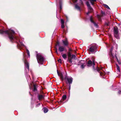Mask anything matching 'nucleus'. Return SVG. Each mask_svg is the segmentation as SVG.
Returning <instances> with one entry per match:
<instances>
[{"label":"nucleus","instance_id":"obj_35","mask_svg":"<svg viewBox=\"0 0 121 121\" xmlns=\"http://www.w3.org/2000/svg\"><path fill=\"white\" fill-rule=\"evenodd\" d=\"M74 2H77V0H72Z\"/></svg>","mask_w":121,"mask_h":121},{"label":"nucleus","instance_id":"obj_16","mask_svg":"<svg viewBox=\"0 0 121 121\" xmlns=\"http://www.w3.org/2000/svg\"><path fill=\"white\" fill-rule=\"evenodd\" d=\"M43 110L44 113H47L48 111V109L46 108H43Z\"/></svg>","mask_w":121,"mask_h":121},{"label":"nucleus","instance_id":"obj_8","mask_svg":"<svg viewBox=\"0 0 121 121\" xmlns=\"http://www.w3.org/2000/svg\"><path fill=\"white\" fill-rule=\"evenodd\" d=\"M24 63L25 69H26L27 68V69L28 72L29 70V67L28 63L26 60H25L24 61Z\"/></svg>","mask_w":121,"mask_h":121},{"label":"nucleus","instance_id":"obj_37","mask_svg":"<svg viewBox=\"0 0 121 121\" xmlns=\"http://www.w3.org/2000/svg\"><path fill=\"white\" fill-rule=\"evenodd\" d=\"M62 9V7L61 5H60V9L61 10Z\"/></svg>","mask_w":121,"mask_h":121},{"label":"nucleus","instance_id":"obj_13","mask_svg":"<svg viewBox=\"0 0 121 121\" xmlns=\"http://www.w3.org/2000/svg\"><path fill=\"white\" fill-rule=\"evenodd\" d=\"M59 50L60 52H62L65 50V48L62 47H60L59 48Z\"/></svg>","mask_w":121,"mask_h":121},{"label":"nucleus","instance_id":"obj_34","mask_svg":"<svg viewBox=\"0 0 121 121\" xmlns=\"http://www.w3.org/2000/svg\"><path fill=\"white\" fill-rule=\"evenodd\" d=\"M80 3H81V4H82V5H83V3L82 2V1L81 0H80Z\"/></svg>","mask_w":121,"mask_h":121},{"label":"nucleus","instance_id":"obj_23","mask_svg":"<svg viewBox=\"0 0 121 121\" xmlns=\"http://www.w3.org/2000/svg\"><path fill=\"white\" fill-rule=\"evenodd\" d=\"M104 6L105 7V8H107L108 9H110V8H109V7L107 5L105 4H104Z\"/></svg>","mask_w":121,"mask_h":121},{"label":"nucleus","instance_id":"obj_10","mask_svg":"<svg viewBox=\"0 0 121 121\" xmlns=\"http://www.w3.org/2000/svg\"><path fill=\"white\" fill-rule=\"evenodd\" d=\"M57 72L58 76L60 77L61 80H63L64 79V77L62 73H59L57 70Z\"/></svg>","mask_w":121,"mask_h":121},{"label":"nucleus","instance_id":"obj_39","mask_svg":"<svg viewBox=\"0 0 121 121\" xmlns=\"http://www.w3.org/2000/svg\"><path fill=\"white\" fill-rule=\"evenodd\" d=\"M119 94L121 93V91H119Z\"/></svg>","mask_w":121,"mask_h":121},{"label":"nucleus","instance_id":"obj_27","mask_svg":"<svg viewBox=\"0 0 121 121\" xmlns=\"http://www.w3.org/2000/svg\"><path fill=\"white\" fill-rule=\"evenodd\" d=\"M72 57L71 58V59H73V58L74 59H75L76 56H75L74 55H72Z\"/></svg>","mask_w":121,"mask_h":121},{"label":"nucleus","instance_id":"obj_41","mask_svg":"<svg viewBox=\"0 0 121 121\" xmlns=\"http://www.w3.org/2000/svg\"><path fill=\"white\" fill-rule=\"evenodd\" d=\"M89 13V12H88L87 13H86V14H87L88 15Z\"/></svg>","mask_w":121,"mask_h":121},{"label":"nucleus","instance_id":"obj_21","mask_svg":"<svg viewBox=\"0 0 121 121\" xmlns=\"http://www.w3.org/2000/svg\"><path fill=\"white\" fill-rule=\"evenodd\" d=\"M117 69L119 72H120V69L119 66L118 65H117L116 64Z\"/></svg>","mask_w":121,"mask_h":121},{"label":"nucleus","instance_id":"obj_33","mask_svg":"<svg viewBox=\"0 0 121 121\" xmlns=\"http://www.w3.org/2000/svg\"><path fill=\"white\" fill-rule=\"evenodd\" d=\"M97 17L100 20V17L99 15H98L97 16Z\"/></svg>","mask_w":121,"mask_h":121},{"label":"nucleus","instance_id":"obj_2","mask_svg":"<svg viewBox=\"0 0 121 121\" xmlns=\"http://www.w3.org/2000/svg\"><path fill=\"white\" fill-rule=\"evenodd\" d=\"M37 59L38 63L41 64H43V62L44 60V58L41 54L39 53L37 55Z\"/></svg>","mask_w":121,"mask_h":121},{"label":"nucleus","instance_id":"obj_28","mask_svg":"<svg viewBox=\"0 0 121 121\" xmlns=\"http://www.w3.org/2000/svg\"><path fill=\"white\" fill-rule=\"evenodd\" d=\"M61 24H64V20H63L62 19H61Z\"/></svg>","mask_w":121,"mask_h":121},{"label":"nucleus","instance_id":"obj_25","mask_svg":"<svg viewBox=\"0 0 121 121\" xmlns=\"http://www.w3.org/2000/svg\"><path fill=\"white\" fill-rule=\"evenodd\" d=\"M26 51L27 52V54L28 56L29 57H30V54L29 51L27 49H26Z\"/></svg>","mask_w":121,"mask_h":121},{"label":"nucleus","instance_id":"obj_31","mask_svg":"<svg viewBox=\"0 0 121 121\" xmlns=\"http://www.w3.org/2000/svg\"><path fill=\"white\" fill-rule=\"evenodd\" d=\"M61 26L62 28H64L65 27L64 24H61Z\"/></svg>","mask_w":121,"mask_h":121},{"label":"nucleus","instance_id":"obj_42","mask_svg":"<svg viewBox=\"0 0 121 121\" xmlns=\"http://www.w3.org/2000/svg\"><path fill=\"white\" fill-rule=\"evenodd\" d=\"M56 52L57 53V50H56Z\"/></svg>","mask_w":121,"mask_h":121},{"label":"nucleus","instance_id":"obj_43","mask_svg":"<svg viewBox=\"0 0 121 121\" xmlns=\"http://www.w3.org/2000/svg\"><path fill=\"white\" fill-rule=\"evenodd\" d=\"M107 26H108V25H108V24H107Z\"/></svg>","mask_w":121,"mask_h":121},{"label":"nucleus","instance_id":"obj_18","mask_svg":"<svg viewBox=\"0 0 121 121\" xmlns=\"http://www.w3.org/2000/svg\"><path fill=\"white\" fill-rule=\"evenodd\" d=\"M68 61L71 64V65L72 64V59L68 58Z\"/></svg>","mask_w":121,"mask_h":121},{"label":"nucleus","instance_id":"obj_40","mask_svg":"<svg viewBox=\"0 0 121 121\" xmlns=\"http://www.w3.org/2000/svg\"><path fill=\"white\" fill-rule=\"evenodd\" d=\"M70 86H71V85H70V84L69 85V90H70Z\"/></svg>","mask_w":121,"mask_h":121},{"label":"nucleus","instance_id":"obj_44","mask_svg":"<svg viewBox=\"0 0 121 121\" xmlns=\"http://www.w3.org/2000/svg\"><path fill=\"white\" fill-rule=\"evenodd\" d=\"M38 105H40V104L39 103V104H38Z\"/></svg>","mask_w":121,"mask_h":121},{"label":"nucleus","instance_id":"obj_3","mask_svg":"<svg viewBox=\"0 0 121 121\" xmlns=\"http://www.w3.org/2000/svg\"><path fill=\"white\" fill-rule=\"evenodd\" d=\"M89 51L92 53H94L97 51V46L95 44H93L91 45L89 48Z\"/></svg>","mask_w":121,"mask_h":121},{"label":"nucleus","instance_id":"obj_29","mask_svg":"<svg viewBox=\"0 0 121 121\" xmlns=\"http://www.w3.org/2000/svg\"><path fill=\"white\" fill-rule=\"evenodd\" d=\"M85 66V65H84V64H82L81 66V67L82 68H84Z\"/></svg>","mask_w":121,"mask_h":121},{"label":"nucleus","instance_id":"obj_4","mask_svg":"<svg viewBox=\"0 0 121 121\" xmlns=\"http://www.w3.org/2000/svg\"><path fill=\"white\" fill-rule=\"evenodd\" d=\"M114 33L115 37L117 39L119 38L118 35V29L117 27H115L114 28Z\"/></svg>","mask_w":121,"mask_h":121},{"label":"nucleus","instance_id":"obj_11","mask_svg":"<svg viewBox=\"0 0 121 121\" xmlns=\"http://www.w3.org/2000/svg\"><path fill=\"white\" fill-rule=\"evenodd\" d=\"M90 20L91 22L93 23L95 26H97V24L95 22L93 21V18L92 16H91L90 17Z\"/></svg>","mask_w":121,"mask_h":121},{"label":"nucleus","instance_id":"obj_1","mask_svg":"<svg viewBox=\"0 0 121 121\" xmlns=\"http://www.w3.org/2000/svg\"><path fill=\"white\" fill-rule=\"evenodd\" d=\"M0 34H8L9 39L11 41L16 39V38H15L13 35L15 34L13 30L11 29H9L8 30L5 31H3L1 30H0Z\"/></svg>","mask_w":121,"mask_h":121},{"label":"nucleus","instance_id":"obj_38","mask_svg":"<svg viewBox=\"0 0 121 121\" xmlns=\"http://www.w3.org/2000/svg\"><path fill=\"white\" fill-rule=\"evenodd\" d=\"M101 13L103 14H104V13L103 12V11H101Z\"/></svg>","mask_w":121,"mask_h":121},{"label":"nucleus","instance_id":"obj_36","mask_svg":"<svg viewBox=\"0 0 121 121\" xmlns=\"http://www.w3.org/2000/svg\"><path fill=\"white\" fill-rule=\"evenodd\" d=\"M20 44H21V45L22 46H24V44L22 43V42H20Z\"/></svg>","mask_w":121,"mask_h":121},{"label":"nucleus","instance_id":"obj_15","mask_svg":"<svg viewBox=\"0 0 121 121\" xmlns=\"http://www.w3.org/2000/svg\"><path fill=\"white\" fill-rule=\"evenodd\" d=\"M38 99L39 100L44 98V96L43 95H38Z\"/></svg>","mask_w":121,"mask_h":121},{"label":"nucleus","instance_id":"obj_6","mask_svg":"<svg viewBox=\"0 0 121 121\" xmlns=\"http://www.w3.org/2000/svg\"><path fill=\"white\" fill-rule=\"evenodd\" d=\"M112 48L110 50V53L111 54V56L113 58H114L115 57V58L117 59V61L118 62L119 64L120 65H121V62H120L119 60H118V59L117 58V57L116 56V55L115 54L114 55V56L112 54Z\"/></svg>","mask_w":121,"mask_h":121},{"label":"nucleus","instance_id":"obj_9","mask_svg":"<svg viewBox=\"0 0 121 121\" xmlns=\"http://www.w3.org/2000/svg\"><path fill=\"white\" fill-rule=\"evenodd\" d=\"M86 4L87 6L88 7V9L91 11L92 10V9L90 6V5L89 3V2L88 1L87 2H86Z\"/></svg>","mask_w":121,"mask_h":121},{"label":"nucleus","instance_id":"obj_26","mask_svg":"<svg viewBox=\"0 0 121 121\" xmlns=\"http://www.w3.org/2000/svg\"><path fill=\"white\" fill-rule=\"evenodd\" d=\"M37 90V89L36 86L35 85L34 86V89L33 91H35Z\"/></svg>","mask_w":121,"mask_h":121},{"label":"nucleus","instance_id":"obj_22","mask_svg":"<svg viewBox=\"0 0 121 121\" xmlns=\"http://www.w3.org/2000/svg\"><path fill=\"white\" fill-rule=\"evenodd\" d=\"M66 97H67V96H66V95H63L62 96V99L64 100H65V99H66Z\"/></svg>","mask_w":121,"mask_h":121},{"label":"nucleus","instance_id":"obj_12","mask_svg":"<svg viewBox=\"0 0 121 121\" xmlns=\"http://www.w3.org/2000/svg\"><path fill=\"white\" fill-rule=\"evenodd\" d=\"M63 43L65 46H67L68 45V42L67 39H65L62 40Z\"/></svg>","mask_w":121,"mask_h":121},{"label":"nucleus","instance_id":"obj_30","mask_svg":"<svg viewBox=\"0 0 121 121\" xmlns=\"http://www.w3.org/2000/svg\"><path fill=\"white\" fill-rule=\"evenodd\" d=\"M72 51V50L71 49L69 48V50L68 52H71Z\"/></svg>","mask_w":121,"mask_h":121},{"label":"nucleus","instance_id":"obj_14","mask_svg":"<svg viewBox=\"0 0 121 121\" xmlns=\"http://www.w3.org/2000/svg\"><path fill=\"white\" fill-rule=\"evenodd\" d=\"M102 69V67H101V68H96V69L97 70V71H98V72H99V73H100V75L101 76H102V75H103V73H101V72H100L99 71V70H100Z\"/></svg>","mask_w":121,"mask_h":121},{"label":"nucleus","instance_id":"obj_32","mask_svg":"<svg viewBox=\"0 0 121 121\" xmlns=\"http://www.w3.org/2000/svg\"><path fill=\"white\" fill-rule=\"evenodd\" d=\"M58 61L59 62H60V63H61V59H59L58 60Z\"/></svg>","mask_w":121,"mask_h":121},{"label":"nucleus","instance_id":"obj_24","mask_svg":"<svg viewBox=\"0 0 121 121\" xmlns=\"http://www.w3.org/2000/svg\"><path fill=\"white\" fill-rule=\"evenodd\" d=\"M71 52H68V57H71Z\"/></svg>","mask_w":121,"mask_h":121},{"label":"nucleus","instance_id":"obj_20","mask_svg":"<svg viewBox=\"0 0 121 121\" xmlns=\"http://www.w3.org/2000/svg\"><path fill=\"white\" fill-rule=\"evenodd\" d=\"M75 8L76 9L78 10H80V7L77 5H75Z\"/></svg>","mask_w":121,"mask_h":121},{"label":"nucleus","instance_id":"obj_17","mask_svg":"<svg viewBox=\"0 0 121 121\" xmlns=\"http://www.w3.org/2000/svg\"><path fill=\"white\" fill-rule=\"evenodd\" d=\"M62 57L65 59H66L67 58V56L66 54H63L62 55Z\"/></svg>","mask_w":121,"mask_h":121},{"label":"nucleus","instance_id":"obj_7","mask_svg":"<svg viewBox=\"0 0 121 121\" xmlns=\"http://www.w3.org/2000/svg\"><path fill=\"white\" fill-rule=\"evenodd\" d=\"M66 79L68 83L70 85L72 84L73 80V78L71 77H69L66 78Z\"/></svg>","mask_w":121,"mask_h":121},{"label":"nucleus","instance_id":"obj_19","mask_svg":"<svg viewBox=\"0 0 121 121\" xmlns=\"http://www.w3.org/2000/svg\"><path fill=\"white\" fill-rule=\"evenodd\" d=\"M90 1L91 4L93 5L94 4V2L96 1V0H90Z\"/></svg>","mask_w":121,"mask_h":121},{"label":"nucleus","instance_id":"obj_5","mask_svg":"<svg viewBox=\"0 0 121 121\" xmlns=\"http://www.w3.org/2000/svg\"><path fill=\"white\" fill-rule=\"evenodd\" d=\"M93 62L91 60H89L87 63V65L88 66H91L92 65L93 66V69H95L94 68V65H95V60L94 59H92Z\"/></svg>","mask_w":121,"mask_h":121}]
</instances>
